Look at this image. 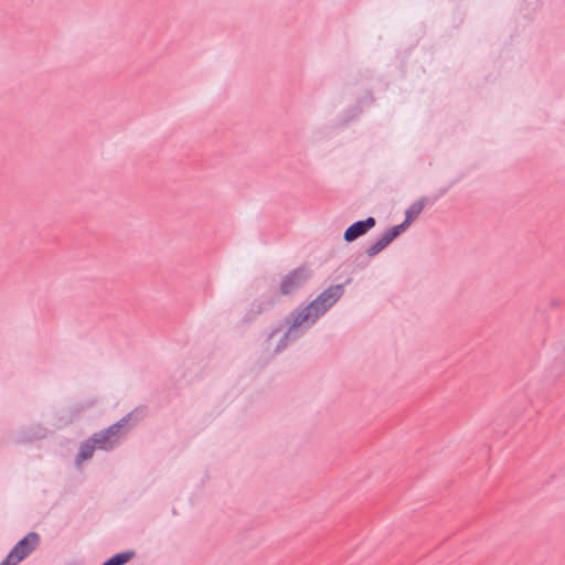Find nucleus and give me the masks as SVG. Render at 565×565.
Instances as JSON below:
<instances>
[{"label":"nucleus","mask_w":565,"mask_h":565,"mask_svg":"<svg viewBox=\"0 0 565 565\" xmlns=\"http://www.w3.org/2000/svg\"><path fill=\"white\" fill-rule=\"evenodd\" d=\"M344 294V284L331 285L319 294L312 301L306 306H298L295 308L309 321L311 326L316 320L324 315Z\"/></svg>","instance_id":"1"},{"label":"nucleus","mask_w":565,"mask_h":565,"mask_svg":"<svg viewBox=\"0 0 565 565\" xmlns=\"http://www.w3.org/2000/svg\"><path fill=\"white\" fill-rule=\"evenodd\" d=\"M306 315L302 316L301 312H298V310L294 309L291 310L288 316L285 317L284 321L279 323L276 328H274L269 335L268 340L275 337L284 327H287V330L281 335L280 340L278 341L275 352H280L284 349H286L290 342L295 341L299 335L301 334V330H299L301 327L305 329L308 328L309 321L305 318Z\"/></svg>","instance_id":"2"},{"label":"nucleus","mask_w":565,"mask_h":565,"mask_svg":"<svg viewBox=\"0 0 565 565\" xmlns=\"http://www.w3.org/2000/svg\"><path fill=\"white\" fill-rule=\"evenodd\" d=\"M313 270L308 263L289 270L281 276L276 297H291L302 289L312 278Z\"/></svg>","instance_id":"3"},{"label":"nucleus","mask_w":565,"mask_h":565,"mask_svg":"<svg viewBox=\"0 0 565 565\" xmlns=\"http://www.w3.org/2000/svg\"><path fill=\"white\" fill-rule=\"evenodd\" d=\"M40 534L35 531H31L20 539L9 553L17 559V562L21 563L40 546Z\"/></svg>","instance_id":"4"},{"label":"nucleus","mask_w":565,"mask_h":565,"mask_svg":"<svg viewBox=\"0 0 565 565\" xmlns=\"http://www.w3.org/2000/svg\"><path fill=\"white\" fill-rule=\"evenodd\" d=\"M277 305L276 295H269L254 300L249 309L242 318V324L248 326L254 322L260 315L269 312Z\"/></svg>","instance_id":"5"},{"label":"nucleus","mask_w":565,"mask_h":565,"mask_svg":"<svg viewBox=\"0 0 565 565\" xmlns=\"http://www.w3.org/2000/svg\"><path fill=\"white\" fill-rule=\"evenodd\" d=\"M376 225V220L373 216H367L364 220H359L348 226L343 233V239L347 243H352L359 237L365 235Z\"/></svg>","instance_id":"6"},{"label":"nucleus","mask_w":565,"mask_h":565,"mask_svg":"<svg viewBox=\"0 0 565 565\" xmlns=\"http://www.w3.org/2000/svg\"><path fill=\"white\" fill-rule=\"evenodd\" d=\"M446 189L440 191V194L433 198L431 200L427 196H422L414 203H412L405 211V220L409 221V223H413L419 214L425 209L426 204L430 201V203H434L439 196L446 193Z\"/></svg>","instance_id":"7"},{"label":"nucleus","mask_w":565,"mask_h":565,"mask_svg":"<svg viewBox=\"0 0 565 565\" xmlns=\"http://www.w3.org/2000/svg\"><path fill=\"white\" fill-rule=\"evenodd\" d=\"M47 435V429L42 425H33L29 427H24L21 430L22 439L25 441L40 440L45 438Z\"/></svg>","instance_id":"8"},{"label":"nucleus","mask_w":565,"mask_h":565,"mask_svg":"<svg viewBox=\"0 0 565 565\" xmlns=\"http://www.w3.org/2000/svg\"><path fill=\"white\" fill-rule=\"evenodd\" d=\"M393 241L391 239V237L388 236V234L385 232L383 233L379 239L376 242H374L373 244H371L367 248H366V255L367 257L372 258L374 256H376L377 254H380L383 249H385Z\"/></svg>","instance_id":"9"},{"label":"nucleus","mask_w":565,"mask_h":565,"mask_svg":"<svg viewBox=\"0 0 565 565\" xmlns=\"http://www.w3.org/2000/svg\"><path fill=\"white\" fill-rule=\"evenodd\" d=\"M136 556V552L134 550H127L119 553L114 554L109 558H107L103 565H125L130 562Z\"/></svg>","instance_id":"10"},{"label":"nucleus","mask_w":565,"mask_h":565,"mask_svg":"<svg viewBox=\"0 0 565 565\" xmlns=\"http://www.w3.org/2000/svg\"><path fill=\"white\" fill-rule=\"evenodd\" d=\"M95 449L96 448L93 445L89 437L87 439L83 440L79 445L78 452L76 454V457H75L76 463H81V462L86 461L89 458H92Z\"/></svg>","instance_id":"11"},{"label":"nucleus","mask_w":565,"mask_h":565,"mask_svg":"<svg viewBox=\"0 0 565 565\" xmlns=\"http://www.w3.org/2000/svg\"><path fill=\"white\" fill-rule=\"evenodd\" d=\"M89 439L97 449L109 451L114 448L116 440H109L102 430L94 433Z\"/></svg>","instance_id":"12"},{"label":"nucleus","mask_w":565,"mask_h":565,"mask_svg":"<svg viewBox=\"0 0 565 565\" xmlns=\"http://www.w3.org/2000/svg\"><path fill=\"white\" fill-rule=\"evenodd\" d=\"M94 405L93 401L86 403H79L68 408L67 418L64 420V425H70L83 412L90 408Z\"/></svg>","instance_id":"13"},{"label":"nucleus","mask_w":565,"mask_h":565,"mask_svg":"<svg viewBox=\"0 0 565 565\" xmlns=\"http://www.w3.org/2000/svg\"><path fill=\"white\" fill-rule=\"evenodd\" d=\"M412 223H409V221H406L404 218V221L401 223V224H397V225H394L392 227H390L386 233L388 234V236L391 237L392 241L396 239L402 233H404L408 226L411 225Z\"/></svg>","instance_id":"14"},{"label":"nucleus","mask_w":565,"mask_h":565,"mask_svg":"<svg viewBox=\"0 0 565 565\" xmlns=\"http://www.w3.org/2000/svg\"><path fill=\"white\" fill-rule=\"evenodd\" d=\"M131 413L127 414L126 416H124L122 418H120L118 422L114 423L113 426H115V428L118 430V435L121 433V430L127 431L129 428H126V426L128 425L130 418H131Z\"/></svg>","instance_id":"15"},{"label":"nucleus","mask_w":565,"mask_h":565,"mask_svg":"<svg viewBox=\"0 0 565 565\" xmlns=\"http://www.w3.org/2000/svg\"><path fill=\"white\" fill-rule=\"evenodd\" d=\"M131 413L127 414L126 416H124L122 418H120L118 422L114 423L113 426H115V428L118 430V435L121 433V430L127 431L129 428H126V426L128 425L130 418H131Z\"/></svg>","instance_id":"16"},{"label":"nucleus","mask_w":565,"mask_h":565,"mask_svg":"<svg viewBox=\"0 0 565 565\" xmlns=\"http://www.w3.org/2000/svg\"><path fill=\"white\" fill-rule=\"evenodd\" d=\"M131 413L127 414L126 416H124L122 418H120L118 422L114 423L113 426H115V428L118 430V435L121 433V430L127 431L129 428H126V426L128 425L130 418H131Z\"/></svg>","instance_id":"17"},{"label":"nucleus","mask_w":565,"mask_h":565,"mask_svg":"<svg viewBox=\"0 0 565 565\" xmlns=\"http://www.w3.org/2000/svg\"><path fill=\"white\" fill-rule=\"evenodd\" d=\"M131 413L127 414L126 416H124L122 418H120L118 422L114 423L113 426H115V428L118 430V435L121 433V430L127 431L129 428H126V426L128 425L130 418H131Z\"/></svg>","instance_id":"18"},{"label":"nucleus","mask_w":565,"mask_h":565,"mask_svg":"<svg viewBox=\"0 0 565 565\" xmlns=\"http://www.w3.org/2000/svg\"><path fill=\"white\" fill-rule=\"evenodd\" d=\"M362 113V107L360 105H356L350 109H348V117H347V120H352L356 117H359Z\"/></svg>","instance_id":"19"},{"label":"nucleus","mask_w":565,"mask_h":565,"mask_svg":"<svg viewBox=\"0 0 565 565\" xmlns=\"http://www.w3.org/2000/svg\"><path fill=\"white\" fill-rule=\"evenodd\" d=\"M102 433L109 439V440H114L113 438L118 436V430L115 428V426H113V424L110 426H108L107 428L105 429H102Z\"/></svg>","instance_id":"20"},{"label":"nucleus","mask_w":565,"mask_h":565,"mask_svg":"<svg viewBox=\"0 0 565 565\" xmlns=\"http://www.w3.org/2000/svg\"><path fill=\"white\" fill-rule=\"evenodd\" d=\"M19 562L10 554L8 553L7 556L0 562V565H18Z\"/></svg>","instance_id":"21"},{"label":"nucleus","mask_w":565,"mask_h":565,"mask_svg":"<svg viewBox=\"0 0 565 565\" xmlns=\"http://www.w3.org/2000/svg\"><path fill=\"white\" fill-rule=\"evenodd\" d=\"M364 100H369L370 103L374 102V97H373V94H372L371 90H367L366 95L364 96V98L360 99L359 103H362Z\"/></svg>","instance_id":"22"},{"label":"nucleus","mask_w":565,"mask_h":565,"mask_svg":"<svg viewBox=\"0 0 565 565\" xmlns=\"http://www.w3.org/2000/svg\"><path fill=\"white\" fill-rule=\"evenodd\" d=\"M66 565H72V564H66Z\"/></svg>","instance_id":"23"},{"label":"nucleus","mask_w":565,"mask_h":565,"mask_svg":"<svg viewBox=\"0 0 565 565\" xmlns=\"http://www.w3.org/2000/svg\"><path fill=\"white\" fill-rule=\"evenodd\" d=\"M100 565H103V564H100Z\"/></svg>","instance_id":"24"}]
</instances>
